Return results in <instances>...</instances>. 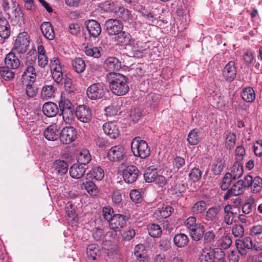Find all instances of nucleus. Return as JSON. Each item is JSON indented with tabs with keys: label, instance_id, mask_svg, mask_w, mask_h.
I'll return each mask as SVG.
<instances>
[{
	"label": "nucleus",
	"instance_id": "obj_1",
	"mask_svg": "<svg viewBox=\"0 0 262 262\" xmlns=\"http://www.w3.org/2000/svg\"><path fill=\"white\" fill-rule=\"evenodd\" d=\"M108 78L109 86L112 92L117 96L126 94L129 91L128 78L118 73H110Z\"/></svg>",
	"mask_w": 262,
	"mask_h": 262
},
{
	"label": "nucleus",
	"instance_id": "obj_2",
	"mask_svg": "<svg viewBox=\"0 0 262 262\" xmlns=\"http://www.w3.org/2000/svg\"><path fill=\"white\" fill-rule=\"evenodd\" d=\"M131 149L134 155L142 159L148 157L150 155V148L147 142L140 139V137H135L131 143Z\"/></svg>",
	"mask_w": 262,
	"mask_h": 262
},
{
	"label": "nucleus",
	"instance_id": "obj_3",
	"mask_svg": "<svg viewBox=\"0 0 262 262\" xmlns=\"http://www.w3.org/2000/svg\"><path fill=\"white\" fill-rule=\"evenodd\" d=\"M29 37L27 32H22L17 36L12 50L20 54L27 52L30 45Z\"/></svg>",
	"mask_w": 262,
	"mask_h": 262
},
{
	"label": "nucleus",
	"instance_id": "obj_4",
	"mask_svg": "<svg viewBox=\"0 0 262 262\" xmlns=\"http://www.w3.org/2000/svg\"><path fill=\"white\" fill-rule=\"evenodd\" d=\"M105 85L103 82L93 83L86 90V95L92 100L101 99L105 95Z\"/></svg>",
	"mask_w": 262,
	"mask_h": 262
},
{
	"label": "nucleus",
	"instance_id": "obj_5",
	"mask_svg": "<svg viewBox=\"0 0 262 262\" xmlns=\"http://www.w3.org/2000/svg\"><path fill=\"white\" fill-rule=\"evenodd\" d=\"M139 174L138 168L133 165L126 166L122 171L123 178L124 182L127 184L135 182Z\"/></svg>",
	"mask_w": 262,
	"mask_h": 262
},
{
	"label": "nucleus",
	"instance_id": "obj_6",
	"mask_svg": "<svg viewBox=\"0 0 262 262\" xmlns=\"http://www.w3.org/2000/svg\"><path fill=\"white\" fill-rule=\"evenodd\" d=\"M104 28L110 35H115L123 29L122 22L117 19H109L105 22Z\"/></svg>",
	"mask_w": 262,
	"mask_h": 262
},
{
	"label": "nucleus",
	"instance_id": "obj_7",
	"mask_svg": "<svg viewBox=\"0 0 262 262\" xmlns=\"http://www.w3.org/2000/svg\"><path fill=\"white\" fill-rule=\"evenodd\" d=\"M59 135L60 142L63 144H68L75 140L76 132L73 127L69 126L63 128L61 131L59 132Z\"/></svg>",
	"mask_w": 262,
	"mask_h": 262
},
{
	"label": "nucleus",
	"instance_id": "obj_8",
	"mask_svg": "<svg viewBox=\"0 0 262 262\" xmlns=\"http://www.w3.org/2000/svg\"><path fill=\"white\" fill-rule=\"evenodd\" d=\"M75 115L79 120L84 123L90 122L92 119L91 110L85 105H78L76 107Z\"/></svg>",
	"mask_w": 262,
	"mask_h": 262
},
{
	"label": "nucleus",
	"instance_id": "obj_9",
	"mask_svg": "<svg viewBox=\"0 0 262 262\" xmlns=\"http://www.w3.org/2000/svg\"><path fill=\"white\" fill-rule=\"evenodd\" d=\"M107 156L111 161H121L125 156L124 148L121 145L114 146L109 150Z\"/></svg>",
	"mask_w": 262,
	"mask_h": 262
},
{
	"label": "nucleus",
	"instance_id": "obj_10",
	"mask_svg": "<svg viewBox=\"0 0 262 262\" xmlns=\"http://www.w3.org/2000/svg\"><path fill=\"white\" fill-rule=\"evenodd\" d=\"M128 218L125 215L116 214L108 221L110 227L117 231L123 227L126 224V221Z\"/></svg>",
	"mask_w": 262,
	"mask_h": 262
},
{
	"label": "nucleus",
	"instance_id": "obj_11",
	"mask_svg": "<svg viewBox=\"0 0 262 262\" xmlns=\"http://www.w3.org/2000/svg\"><path fill=\"white\" fill-rule=\"evenodd\" d=\"M235 244L238 252L242 255H247V250L253 248L252 241L250 237H245L243 239L236 240Z\"/></svg>",
	"mask_w": 262,
	"mask_h": 262
},
{
	"label": "nucleus",
	"instance_id": "obj_12",
	"mask_svg": "<svg viewBox=\"0 0 262 262\" xmlns=\"http://www.w3.org/2000/svg\"><path fill=\"white\" fill-rule=\"evenodd\" d=\"M84 24L90 36L96 38L101 33V26L95 20H88L85 21Z\"/></svg>",
	"mask_w": 262,
	"mask_h": 262
},
{
	"label": "nucleus",
	"instance_id": "obj_13",
	"mask_svg": "<svg viewBox=\"0 0 262 262\" xmlns=\"http://www.w3.org/2000/svg\"><path fill=\"white\" fill-rule=\"evenodd\" d=\"M219 248H206L202 250L199 257L200 262H215V256Z\"/></svg>",
	"mask_w": 262,
	"mask_h": 262
},
{
	"label": "nucleus",
	"instance_id": "obj_14",
	"mask_svg": "<svg viewBox=\"0 0 262 262\" xmlns=\"http://www.w3.org/2000/svg\"><path fill=\"white\" fill-rule=\"evenodd\" d=\"M223 75L226 80L228 81H232L235 79L236 70L234 61H230L226 65L223 71Z\"/></svg>",
	"mask_w": 262,
	"mask_h": 262
},
{
	"label": "nucleus",
	"instance_id": "obj_15",
	"mask_svg": "<svg viewBox=\"0 0 262 262\" xmlns=\"http://www.w3.org/2000/svg\"><path fill=\"white\" fill-rule=\"evenodd\" d=\"M241 183L239 180L237 181L230 189L227 190L224 196V199L227 200L232 197V195H239L243 194L246 188Z\"/></svg>",
	"mask_w": 262,
	"mask_h": 262
},
{
	"label": "nucleus",
	"instance_id": "obj_16",
	"mask_svg": "<svg viewBox=\"0 0 262 262\" xmlns=\"http://www.w3.org/2000/svg\"><path fill=\"white\" fill-rule=\"evenodd\" d=\"M36 78V73L34 68L32 66H28L25 70L22 75V82L24 84L27 82H29V83H34Z\"/></svg>",
	"mask_w": 262,
	"mask_h": 262
},
{
	"label": "nucleus",
	"instance_id": "obj_17",
	"mask_svg": "<svg viewBox=\"0 0 262 262\" xmlns=\"http://www.w3.org/2000/svg\"><path fill=\"white\" fill-rule=\"evenodd\" d=\"M104 67L107 71H118L121 68V62L115 57H109L105 60Z\"/></svg>",
	"mask_w": 262,
	"mask_h": 262
},
{
	"label": "nucleus",
	"instance_id": "obj_18",
	"mask_svg": "<svg viewBox=\"0 0 262 262\" xmlns=\"http://www.w3.org/2000/svg\"><path fill=\"white\" fill-rule=\"evenodd\" d=\"M43 114L48 117H53L59 113L57 105L52 102L45 103L42 107Z\"/></svg>",
	"mask_w": 262,
	"mask_h": 262
},
{
	"label": "nucleus",
	"instance_id": "obj_19",
	"mask_svg": "<svg viewBox=\"0 0 262 262\" xmlns=\"http://www.w3.org/2000/svg\"><path fill=\"white\" fill-rule=\"evenodd\" d=\"M51 62L52 64V67L54 65L56 66L52 71L53 78L57 83H59L63 79V73L61 72L60 66L57 67L59 64V60L58 59L53 58L51 60Z\"/></svg>",
	"mask_w": 262,
	"mask_h": 262
},
{
	"label": "nucleus",
	"instance_id": "obj_20",
	"mask_svg": "<svg viewBox=\"0 0 262 262\" xmlns=\"http://www.w3.org/2000/svg\"><path fill=\"white\" fill-rule=\"evenodd\" d=\"M113 15L117 18H120L123 21H126L130 17L129 10L123 7L116 6L113 9Z\"/></svg>",
	"mask_w": 262,
	"mask_h": 262
},
{
	"label": "nucleus",
	"instance_id": "obj_21",
	"mask_svg": "<svg viewBox=\"0 0 262 262\" xmlns=\"http://www.w3.org/2000/svg\"><path fill=\"white\" fill-rule=\"evenodd\" d=\"M103 129L105 134L111 138L115 139L119 136V130L113 122H107L103 124Z\"/></svg>",
	"mask_w": 262,
	"mask_h": 262
},
{
	"label": "nucleus",
	"instance_id": "obj_22",
	"mask_svg": "<svg viewBox=\"0 0 262 262\" xmlns=\"http://www.w3.org/2000/svg\"><path fill=\"white\" fill-rule=\"evenodd\" d=\"M86 167L79 164H73L70 168V176L74 179H80L85 172Z\"/></svg>",
	"mask_w": 262,
	"mask_h": 262
},
{
	"label": "nucleus",
	"instance_id": "obj_23",
	"mask_svg": "<svg viewBox=\"0 0 262 262\" xmlns=\"http://www.w3.org/2000/svg\"><path fill=\"white\" fill-rule=\"evenodd\" d=\"M134 253L137 262H149V258L146 254L145 246L143 245H136L135 248Z\"/></svg>",
	"mask_w": 262,
	"mask_h": 262
},
{
	"label": "nucleus",
	"instance_id": "obj_24",
	"mask_svg": "<svg viewBox=\"0 0 262 262\" xmlns=\"http://www.w3.org/2000/svg\"><path fill=\"white\" fill-rule=\"evenodd\" d=\"M5 62L6 66L11 68L12 70H15L20 66L19 59L13 52H10L6 55L5 59Z\"/></svg>",
	"mask_w": 262,
	"mask_h": 262
},
{
	"label": "nucleus",
	"instance_id": "obj_25",
	"mask_svg": "<svg viewBox=\"0 0 262 262\" xmlns=\"http://www.w3.org/2000/svg\"><path fill=\"white\" fill-rule=\"evenodd\" d=\"M40 29L45 37L49 40H53L55 33L53 26L50 22H43L40 25Z\"/></svg>",
	"mask_w": 262,
	"mask_h": 262
},
{
	"label": "nucleus",
	"instance_id": "obj_26",
	"mask_svg": "<svg viewBox=\"0 0 262 262\" xmlns=\"http://www.w3.org/2000/svg\"><path fill=\"white\" fill-rule=\"evenodd\" d=\"M114 39L115 41L117 42L118 44L125 46L129 43L131 40V36L128 32L122 30L118 34L115 35Z\"/></svg>",
	"mask_w": 262,
	"mask_h": 262
},
{
	"label": "nucleus",
	"instance_id": "obj_27",
	"mask_svg": "<svg viewBox=\"0 0 262 262\" xmlns=\"http://www.w3.org/2000/svg\"><path fill=\"white\" fill-rule=\"evenodd\" d=\"M45 137L49 141H55L59 138V130L54 125L48 126L43 133Z\"/></svg>",
	"mask_w": 262,
	"mask_h": 262
},
{
	"label": "nucleus",
	"instance_id": "obj_28",
	"mask_svg": "<svg viewBox=\"0 0 262 262\" xmlns=\"http://www.w3.org/2000/svg\"><path fill=\"white\" fill-rule=\"evenodd\" d=\"M10 34V27L6 18H0V37L4 39L8 38Z\"/></svg>",
	"mask_w": 262,
	"mask_h": 262
},
{
	"label": "nucleus",
	"instance_id": "obj_29",
	"mask_svg": "<svg viewBox=\"0 0 262 262\" xmlns=\"http://www.w3.org/2000/svg\"><path fill=\"white\" fill-rule=\"evenodd\" d=\"M185 191V185L181 183L175 182L171 187L169 189V193L173 196L174 198H177L181 195V194Z\"/></svg>",
	"mask_w": 262,
	"mask_h": 262
},
{
	"label": "nucleus",
	"instance_id": "obj_30",
	"mask_svg": "<svg viewBox=\"0 0 262 262\" xmlns=\"http://www.w3.org/2000/svg\"><path fill=\"white\" fill-rule=\"evenodd\" d=\"M244 172L242 164L238 161L234 162L231 168V172H229L232 176V179L235 180L239 178Z\"/></svg>",
	"mask_w": 262,
	"mask_h": 262
},
{
	"label": "nucleus",
	"instance_id": "obj_31",
	"mask_svg": "<svg viewBox=\"0 0 262 262\" xmlns=\"http://www.w3.org/2000/svg\"><path fill=\"white\" fill-rule=\"evenodd\" d=\"M15 70H12L7 66L0 67V75L6 81L13 79L15 75Z\"/></svg>",
	"mask_w": 262,
	"mask_h": 262
},
{
	"label": "nucleus",
	"instance_id": "obj_32",
	"mask_svg": "<svg viewBox=\"0 0 262 262\" xmlns=\"http://www.w3.org/2000/svg\"><path fill=\"white\" fill-rule=\"evenodd\" d=\"M173 242L174 245L178 247H184L188 244L189 238L185 234L179 233L174 236Z\"/></svg>",
	"mask_w": 262,
	"mask_h": 262
},
{
	"label": "nucleus",
	"instance_id": "obj_33",
	"mask_svg": "<svg viewBox=\"0 0 262 262\" xmlns=\"http://www.w3.org/2000/svg\"><path fill=\"white\" fill-rule=\"evenodd\" d=\"M221 210L220 206H213L209 208L206 212L205 220L208 222L215 221Z\"/></svg>",
	"mask_w": 262,
	"mask_h": 262
},
{
	"label": "nucleus",
	"instance_id": "obj_34",
	"mask_svg": "<svg viewBox=\"0 0 262 262\" xmlns=\"http://www.w3.org/2000/svg\"><path fill=\"white\" fill-rule=\"evenodd\" d=\"M233 206L231 205H226L224 208V222L227 225H231L234 218V213L232 210Z\"/></svg>",
	"mask_w": 262,
	"mask_h": 262
},
{
	"label": "nucleus",
	"instance_id": "obj_35",
	"mask_svg": "<svg viewBox=\"0 0 262 262\" xmlns=\"http://www.w3.org/2000/svg\"><path fill=\"white\" fill-rule=\"evenodd\" d=\"M188 143L192 145H196L200 141V131L196 128H194L190 131L187 137Z\"/></svg>",
	"mask_w": 262,
	"mask_h": 262
},
{
	"label": "nucleus",
	"instance_id": "obj_36",
	"mask_svg": "<svg viewBox=\"0 0 262 262\" xmlns=\"http://www.w3.org/2000/svg\"><path fill=\"white\" fill-rule=\"evenodd\" d=\"M87 255L93 260L97 259V257H99L100 252L98 245L96 244H91L86 248Z\"/></svg>",
	"mask_w": 262,
	"mask_h": 262
},
{
	"label": "nucleus",
	"instance_id": "obj_37",
	"mask_svg": "<svg viewBox=\"0 0 262 262\" xmlns=\"http://www.w3.org/2000/svg\"><path fill=\"white\" fill-rule=\"evenodd\" d=\"M189 232L192 238L195 241H198L203 237L204 233V227L202 225L199 224L197 227L190 230Z\"/></svg>",
	"mask_w": 262,
	"mask_h": 262
},
{
	"label": "nucleus",
	"instance_id": "obj_38",
	"mask_svg": "<svg viewBox=\"0 0 262 262\" xmlns=\"http://www.w3.org/2000/svg\"><path fill=\"white\" fill-rule=\"evenodd\" d=\"M241 96L243 99L247 102H252L255 98L254 91L250 87L245 88Z\"/></svg>",
	"mask_w": 262,
	"mask_h": 262
},
{
	"label": "nucleus",
	"instance_id": "obj_39",
	"mask_svg": "<svg viewBox=\"0 0 262 262\" xmlns=\"http://www.w3.org/2000/svg\"><path fill=\"white\" fill-rule=\"evenodd\" d=\"M73 70L78 73L83 72L85 68V61L81 58H75L72 61Z\"/></svg>",
	"mask_w": 262,
	"mask_h": 262
},
{
	"label": "nucleus",
	"instance_id": "obj_40",
	"mask_svg": "<svg viewBox=\"0 0 262 262\" xmlns=\"http://www.w3.org/2000/svg\"><path fill=\"white\" fill-rule=\"evenodd\" d=\"M206 208V203L205 201H199L192 206L191 211L194 214H200L204 213Z\"/></svg>",
	"mask_w": 262,
	"mask_h": 262
},
{
	"label": "nucleus",
	"instance_id": "obj_41",
	"mask_svg": "<svg viewBox=\"0 0 262 262\" xmlns=\"http://www.w3.org/2000/svg\"><path fill=\"white\" fill-rule=\"evenodd\" d=\"M158 172L156 168L148 167L147 168L144 173V179L146 182H154L157 176Z\"/></svg>",
	"mask_w": 262,
	"mask_h": 262
},
{
	"label": "nucleus",
	"instance_id": "obj_42",
	"mask_svg": "<svg viewBox=\"0 0 262 262\" xmlns=\"http://www.w3.org/2000/svg\"><path fill=\"white\" fill-rule=\"evenodd\" d=\"M53 167L61 175L65 174L68 170V165L64 161H56L53 164Z\"/></svg>",
	"mask_w": 262,
	"mask_h": 262
},
{
	"label": "nucleus",
	"instance_id": "obj_43",
	"mask_svg": "<svg viewBox=\"0 0 262 262\" xmlns=\"http://www.w3.org/2000/svg\"><path fill=\"white\" fill-rule=\"evenodd\" d=\"M14 10L13 12V14L14 16L15 21L17 24H19L20 25L24 23V14L22 12L21 8L18 4H14L13 6Z\"/></svg>",
	"mask_w": 262,
	"mask_h": 262
},
{
	"label": "nucleus",
	"instance_id": "obj_44",
	"mask_svg": "<svg viewBox=\"0 0 262 262\" xmlns=\"http://www.w3.org/2000/svg\"><path fill=\"white\" fill-rule=\"evenodd\" d=\"M147 230L149 234L153 237H159L162 234L161 228L158 224H149L147 226Z\"/></svg>",
	"mask_w": 262,
	"mask_h": 262
},
{
	"label": "nucleus",
	"instance_id": "obj_45",
	"mask_svg": "<svg viewBox=\"0 0 262 262\" xmlns=\"http://www.w3.org/2000/svg\"><path fill=\"white\" fill-rule=\"evenodd\" d=\"M59 114L62 116L63 120L67 123H70L74 119V107L65 109L64 111L60 112Z\"/></svg>",
	"mask_w": 262,
	"mask_h": 262
},
{
	"label": "nucleus",
	"instance_id": "obj_46",
	"mask_svg": "<svg viewBox=\"0 0 262 262\" xmlns=\"http://www.w3.org/2000/svg\"><path fill=\"white\" fill-rule=\"evenodd\" d=\"M252 185L250 186L253 193H257L262 189V179L258 176L253 179Z\"/></svg>",
	"mask_w": 262,
	"mask_h": 262
},
{
	"label": "nucleus",
	"instance_id": "obj_47",
	"mask_svg": "<svg viewBox=\"0 0 262 262\" xmlns=\"http://www.w3.org/2000/svg\"><path fill=\"white\" fill-rule=\"evenodd\" d=\"M83 185L87 192L91 195H96L98 192V189L96 185L91 181L83 182Z\"/></svg>",
	"mask_w": 262,
	"mask_h": 262
},
{
	"label": "nucleus",
	"instance_id": "obj_48",
	"mask_svg": "<svg viewBox=\"0 0 262 262\" xmlns=\"http://www.w3.org/2000/svg\"><path fill=\"white\" fill-rule=\"evenodd\" d=\"M90 177H92L96 180H101L104 177L103 170L100 167H94L90 173Z\"/></svg>",
	"mask_w": 262,
	"mask_h": 262
},
{
	"label": "nucleus",
	"instance_id": "obj_49",
	"mask_svg": "<svg viewBox=\"0 0 262 262\" xmlns=\"http://www.w3.org/2000/svg\"><path fill=\"white\" fill-rule=\"evenodd\" d=\"M55 92L54 88L52 85H45L42 88L41 96L45 99L51 98Z\"/></svg>",
	"mask_w": 262,
	"mask_h": 262
},
{
	"label": "nucleus",
	"instance_id": "obj_50",
	"mask_svg": "<svg viewBox=\"0 0 262 262\" xmlns=\"http://www.w3.org/2000/svg\"><path fill=\"white\" fill-rule=\"evenodd\" d=\"M201 176L202 172L198 168H193L189 174L190 180L194 183L199 181Z\"/></svg>",
	"mask_w": 262,
	"mask_h": 262
},
{
	"label": "nucleus",
	"instance_id": "obj_51",
	"mask_svg": "<svg viewBox=\"0 0 262 262\" xmlns=\"http://www.w3.org/2000/svg\"><path fill=\"white\" fill-rule=\"evenodd\" d=\"M91 161L90 155L88 152H80L78 157L79 164L85 167L86 165Z\"/></svg>",
	"mask_w": 262,
	"mask_h": 262
},
{
	"label": "nucleus",
	"instance_id": "obj_52",
	"mask_svg": "<svg viewBox=\"0 0 262 262\" xmlns=\"http://www.w3.org/2000/svg\"><path fill=\"white\" fill-rule=\"evenodd\" d=\"M37 90L38 89L33 85V83H29V82H27L25 91L28 97L32 98L34 97L37 93Z\"/></svg>",
	"mask_w": 262,
	"mask_h": 262
},
{
	"label": "nucleus",
	"instance_id": "obj_53",
	"mask_svg": "<svg viewBox=\"0 0 262 262\" xmlns=\"http://www.w3.org/2000/svg\"><path fill=\"white\" fill-rule=\"evenodd\" d=\"M224 168V164L223 161L218 159L215 163L212 165V171L215 175L220 174Z\"/></svg>",
	"mask_w": 262,
	"mask_h": 262
},
{
	"label": "nucleus",
	"instance_id": "obj_54",
	"mask_svg": "<svg viewBox=\"0 0 262 262\" xmlns=\"http://www.w3.org/2000/svg\"><path fill=\"white\" fill-rule=\"evenodd\" d=\"M255 207L253 199H250L248 202L243 205V212L245 214H249L252 212Z\"/></svg>",
	"mask_w": 262,
	"mask_h": 262
},
{
	"label": "nucleus",
	"instance_id": "obj_55",
	"mask_svg": "<svg viewBox=\"0 0 262 262\" xmlns=\"http://www.w3.org/2000/svg\"><path fill=\"white\" fill-rule=\"evenodd\" d=\"M236 136L233 133H229L226 138V144L227 148L230 149L235 145Z\"/></svg>",
	"mask_w": 262,
	"mask_h": 262
},
{
	"label": "nucleus",
	"instance_id": "obj_56",
	"mask_svg": "<svg viewBox=\"0 0 262 262\" xmlns=\"http://www.w3.org/2000/svg\"><path fill=\"white\" fill-rule=\"evenodd\" d=\"M232 179V176L229 172H226L223 179V182L221 185V189L223 190H227L231 184Z\"/></svg>",
	"mask_w": 262,
	"mask_h": 262
},
{
	"label": "nucleus",
	"instance_id": "obj_57",
	"mask_svg": "<svg viewBox=\"0 0 262 262\" xmlns=\"http://www.w3.org/2000/svg\"><path fill=\"white\" fill-rule=\"evenodd\" d=\"M232 233L235 237H242L244 234V229L243 225H234L232 227Z\"/></svg>",
	"mask_w": 262,
	"mask_h": 262
},
{
	"label": "nucleus",
	"instance_id": "obj_58",
	"mask_svg": "<svg viewBox=\"0 0 262 262\" xmlns=\"http://www.w3.org/2000/svg\"><path fill=\"white\" fill-rule=\"evenodd\" d=\"M66 211L69 220H71L75 223H77L78 222V218L74 210L72 209V205L71 204H69V206H67L66 207Z\"/></svg>",
	"mask_w": 262,
	"mask_h": 262
},
{
	"label": "nucleus",
	"instance_id": "obj_59",
	"mask_svg": "<svg viewBox=\"0 0 262 262\" xmlns=\"http://www.w3.org/2000/svg\"><path fill=\"white\" fill-rule=\"evenodd\" d=\"M170 239L168 238H162L159 243L160 249L164 251H168L171 247Z\"/></svg>",
	"mask_w": 262,
	"mask_h": 262
},
{
	"label": "nucleus",
	"instance_id": "obj_60",
	"mask_svg": "<svg viewBox=\"0 0 262 262\" xmlns=\"http://www.w3.org/2000/svg\"><path fill=\"white\" fill-rule=\"evenodd\" d=\"M185 223L189 231L193 229V228L197 227L200 224L196 223V218L194 216H190L188 217L185 221Z\"/></svg>",
	"mask_w": 262,
	"mask_h": 262
},
{
	"label": "nucleus",
	"instance_id": "obj_61",
	"mask_svg": "<svg viewBox=\"0 0 262 262\" xmlns=\"http://www.w3.org/2000/svg\"><path fill=\"white\" fill-rule=\"evenodd\" d=\"M235 156L236 161L239 162L243 159L245 155V149L242 146H238L236 147L235 151Z\"/></svg>",
	"mask_w": 262,
	"mask_h": 262
},
{
	"label": "nucleus",
	"instance_id": "obj_62",
	"mask_svg": "<svg viewBox=\"0 0 262 262\" xmlns=\"http://www.w3.org/2000/svg\"><path fill=\"white\" fill-rule=\"evenodd\" d=\"M103 215L104 219L109 221L113 217V213L114 210L113 208L110 206L105 207L102 210Z\"/></svg>",
	"mask_w": 262,
	"mask_h": 262
},
{
	"label": "nucleus",
	"instance_id": "obj_63",
	"mask_svg": "<svg viewBox=\"0 0 262 262\" xmlns=\"http://www.w3.org/2000/svg\"><path fill=\"white\" fill-rule=\"evenodd\" d=\"M130 198L131 200L136 203L140 202L141 200L140 192L136 189L132 190L130 192Z\"/></svg>",
	"mask_w": 262,
	"mask_h": 262
},
{
	"label": "nucleus",
	"instance_id": "obj_64",
	"mask_svg": "<svg viewBox=\"0 0 262 262\" xmlns=\"http://www.w3.org/2000/svg\"><path fill=\"white\" fill-rule=\"evenodd\" d=\"M253 150L255 155L257 156L260 157L262 156V141H257L256 143L254 144Z\"/></svg>",
	"mask_w": 262,
	"mask_h": 262
}]
</instances>
